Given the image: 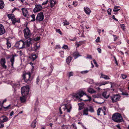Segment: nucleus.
Instances as JSON below:
<instances>
[{"label":"nucleus","mask_w":129,"mask_h":129,"mask_svg":"<svg viewBox=\"0 0 129 129\" xmlns=\"http://www.w3.org/2000/svg\"><path fill=\"white\" fill-rule=\"evenodd\" d=\"M112 119L114 122L117 123L121 122L123 121L121 114L118 113H115L113 115Z\"/></svg>","instance_id":"f257e3e1"},{"label":"nucleus","mask_w":129,"mask_h":129,"mask_svg":"<svg viewBox=\"0 0 129 129\" xmlns=\"http://www.w3.org/2000/svg\"><path fill=\"white\" fill-rule=\"evenodd\" d=\"M31 73L30 72L26 73L23 74L22 75L23 79L24 80V81L27 83H30L32 78H30Z\"/></svg>","instance_id":"f03ea898"},{"label":"nucleus","mask_w":129,"mask_h":129,"mask_svg":"<svg viewBox=\"0 0 129 129\" xmlns=\"http://www.w3.org/2000/svg\"><path fill=\"white\" fill-rule=\"evenodd\" d=\"M84 95H86L85 92L83 91H80L78 93H75L72 95L73 97L76 98L77 99H78L80 101H82L80 98L82 97Z\"/></svg>","instance_id":"7ed1b4c3"},{"label":"nucleus","mask_w":129,"mask_h":129,"mask_svg":"<svg viewBox=\"0 0 129 129\" xmlns=\"http://www.w3.org/2000/svg\"><path fill=\"white\" fill-rule=\"evenodd\" d=\"M25 38L26 39L29 38L31 36V34L28 27H26L23 30Z\"/></svg>","instance_id":"20e7f679"},{"label":"nucleus","mask_w":129,"mask_h":129,"mask_svg":"<svg viewBox=\"0 0 129 129\" xmlns=\"http://www.w3.org/2000/svg\"><path fill=\"white\" fill-rule=\"evenodd\" d=\"M29 88L27 86H24L21 88V93L22 95H26L28 94Z\"/></svg>","instance_id":"39448f33"},{"label":"nucleus","mask_w":129,"mask_h":129,"mask_svg":"<svg viewBox=\"0 0 129 129\" xmlns=\"http://www.w3.org/2000/svg\"><path fill=\"white\" fill-rule=\"evenodd\" d=\"M15 46L17 48L21 49L25 48V45L24 42L22 40L17 42L15 44Z\"/></svg>","instance_id":"423d86ee"},{"label":"nucleus","mask_w":129,"mask_h":129,"mask_svg":"<svg viewBox=\"0 0 129 129\" xmlns=\"http://www.w3.org/2000/svg\"><path fill=\"white\" fill-rule=\"evenodd\" d=\"M44 17L43 13L41 12L37 14L36 19V21H42L44 19Z\"/></svg>","instance_id":"0eeeda50"},{"label":"nucleus","mask_w":129,"mask_h":129,"mask_svg":"<svg viewBox=\"0 0 129 129\" xmlns=\"http://www.w3.org/2000/svg\"><path fill=\"white\" fill-rule=\"evenodd\" d=\"M120 97V96L119 95H113L111 96V98L113 102L114 103L119 101Z\"/></svg>","instance_id":"6e6552de"},{"label":"nucleus","mask_w":129,"mask_h":129,"mask_svg":"<svg viewBox=\"0 0 129 129\" xmlns=\"http://www.w3.org/2000/svg\"><path fill=\"white\" fill-rule=\"evenodd\" d=\"M42 6L40 4H36L35 7L33 10L34 13H36L41 11L42 9Z\"/></svg>","instance_id":"1a4fd4ad"},{"label":"nucleus","mask_w":129,"mask_h":129,"mask_svg":"<svg viewBox=\"0 0 129 129\" xmlns=\"http://www.w3.org/2000/svg\"><path fill=\"white\" fill-rule=\"evenodd\" d=\"M6 63V59L5 58H3L0 60V63L2 68L5 69H6L7 66L5 64Z\"/></svg>","instance_id":"9d476101"},{"label":"nucleus","mask_w":129,"mask_h":129,"mask_svg":"<svg viewBox=\"0 0 129 129\" xmlns=\"http://www.w3.org/2000/svg\"><path fill=\"white\" fill-rule=\"evenodd\" d=\"M17 56L16 54H12L9 57L10 59V61L11 62V66L12 68H14L13 64L14 61L15 57Z\"/></svg>","instance_id":"9b49d317"},{"label":"nucleus","mask_w":129,"mask_h":129,"mask_svg":"<svg viewBox=\"0 0 129 129\" xmlns=\"http://www.w3.org/2000/svg\"><path fill=\"white\" fill-rule=\"evenodd\" d=\"M21 10L23 16L25 17L28 18L29 16L27 10L23 8H21Z\"/></svg>","instance_id":"f8f14e48"},{"label":"nucleus","mask_w":129,"mask_h":129,"mask_svg":"<svg viewBox=\"0 0 129 129\" xmlns=\"http://www.w3.org/2000/svg\"><path fill=\"white\" fill-rule=\"evenodd\" d=\"M72 108L71 106L69 104H66L65 105L63 109L64 110L66 109L67 110V111L68 112H70Z\"/></svg>","instance_id":"ddd939ff"},{"label":"nucleus","mask_w":129,"mask_h":129,"mask_svg":"<svg viewBox=\"0 0 129 129\" xmlns=\"http://www.w3.org/2000/svg\"><path fill=\"white\" fill-rule=\"evenodd\" d=\"M6 32L4 26L2 24H0V36L2 35Z\"/></svg>","instance_id":"4468645a"},{"label":"nucleus","mask_w":129,"mask_h":129,"mask_svg":"<svg viewBox=\"0 0 129 129\" xmlns=\"http://www.w3.org/2000/svg\"><path fill=\"white\" fill-rule=\"evenodd\" d=\"M32 40L31 39L29 38L25 42H24V45H25V47L26 46V47H29L30 46L31 44L30 42Z\"/></svg>","instance_id":"2eb2a0df"},{"label":"nucleus","mask_w":129,"mask_h":129,"mask_svg":"<svg viewBox=\"0 0 129 129\" xmlns=\"http://www.w3.org/2000/svg\"><path fill=\"white\" fill-rule=\"evenodd\" d=\"M2 117H3L2 120H1L0 119V123L1 124L2 123L6 122L7 121L8 119V118L6 116H2Z\"/></svg>","instance_id":"dca6fc26"},{"label":"nucleus","mask_w":129,"mask_h":129,"mask_svg":"<svg viewBox=\"0 0 129 129\" xmlns=\"http://www.w3.org/2000/svg\"><path fill=\"white\" fill-rule=\"evenodd\" d=\"M101 76L100 77V78H103L105 80H109L110 78L107 75H105L103 74L102 73L101 74Z\"/></svg>","instance_id":"f3484780"},{"label":"nucleus","mask_w":129,"mask_h":129,"mask_svg":"<svg viewBox=\"0 0 129 129\" xmlns=\"http://www.w3.org/2000/svg\"><path fill=\"white\" fill-rule=\"evenodd\" d=\"M84 9L85 12L87 14H89L91 12L89 8L87 7H84Z\"/></svg>","instance_id":"a211bd4d"},{"label":"nucleus","mask_w":129,"mask_h":129,"mask_svg":"<svg viewBox=\"0 0 129 129\" xmlns=\"http://www.w3.org/2000/svg\"><path fill=\"white\" fill-rule=\"evenodd\" d=\"M88 92L89 93L92 94L96 92V91L94 90L93 89L89 87L87 89Z\"/></svg>","instance_id":"6ab92c4d"},{"label":"nucleus","mask_w":129,"mask_h":129,"mask_svg":"<svg viewBox=\"0 0 129 129\" xmlns=\"http://www.w3.org/2000/svg\"><path fill=\"white\" fill-rule=\"evenodd\" d=\"M72 59V58L70 56H69L66 59V61L67 63L69 64L71 60Z\"/></svg>","instance_id":"aec40b11"},{"label":"nucleus","mask_w":129,"mask_h":129,"mask_svg":"<svg viewBox=\"0 0 129 129\" xmlns=\"http://www.w3.org/2000/svg\"><path fill=\"white\" fill-rule=\"evenodd\" d=\"M73 56L75 57V59L77 58L79 56H81V55L79 54V53L77 52H75L73 53Z\"/></svg>","instance_id":"412c9836"},{"label":"nucleus","mask_w":129,"mask_h":129,"mask_svg":"<svg viewBox=\"0 0 129 129\" xmlns=\"http://www.w3.org/2000/svg\"><path fill=\"white\" fill-rule=\"evenodd\" d=\"M36 119L37 118L35 119L31 123V125L32 127L34 128L36 127L37 122Z\"/></svg>","instance_id":"4be33fe9"},{"label":"nucleus","mask_w":129,"mask_h":129,"mask_svg":"<svg viewBox=\"0 0 129 129\" xmlns=\"http://www.w3.org/2000/svg\"><path fill=\"white\" fill-rule=\"evenodd\" d=\"M6 44L7 45V48L9 49L11 48V44L10 42L8 40H7Z\"/></svg>","instance_id":"5701e85b"},{"label":"nucleus","mask_w":129,"mask_h":129,"mask_svg":"<svg viewBox=\"0 0 129 129\" xmlns=\"http://www.w3.org/2000/svg\"><path fill=\"white\" fill-rule=\"evenodd\" d=\"M11 20L12 22V23L14 24H15L16 22H20L19 19L17 20L16 18H15V17L12 19Z\"/></svg>","instance_id":"b1692460"},{"label":"nucleus","mask_w":129,"mask_h":129,"mask_svg":"<svg viewBox=\"0 0 129 129\" xmlns=\"http://www.w3.org/2000/svg\"><path fill=\"white\" fill-rule=\"evenodd\" d=\"M88 109L87 108H86L84 109L83 110V115H88Z\"/></svg>","instance_id":"393cba45"},{"label":"nucleus","mask_w":129,"mask_h":129,"mask_svg":"<svg viewBox=\"0 0 129 129\" xmlns=\"http://www.w3.org/2000/svg\"><path fill=\"white\" fill-rule=\"evenodd\" d=\"M4 7V2L2 0H0V9H3Z\"/></svg>","instance_id":"a878e982"},{"label":"nucleus","mask_w":129,"mask_h":129,"mask_svg":"<svg viewBox=\"0 0 129 129\" xmlns=\"http://www.w3.org/2000/svg\"><path fill=\"white\" fill-rule=\"evenodd\" d=\"M22 97L20 98V100L22 102H25L26 101L25 97L26 95H22Z\"/></svg>","instance_id":"bb28decb"},{"label":"nucleus","mask_w":129,"mask_h":129,"mask_svg":"<svg viewBox=\"0 0 129 129\" xmlns=\"http://www.w3.org/2000/svg\"><path fill=\"white\" fill-rule=\"evenodd\" d=\"M119 8H120L119 6H115L114 7V9L113 10V11L115 12L118 11L120 10V9H119Z\"/></svg>","instance_id":"cd10ccee"},{"label":"nucleus","mask_w":129,"mask_h":129,"mask_svg":"<svg viewBox=\"0 0 129 129\" xmlns=\"http://www.w3.org/2000/svg\"><path fill=\"white\" fill-rule=\"evenodd\" d=\"M107 93V92H104L102 94V95H103V96L104 98L106 99L108 98H109V95H108L107 96H106Z\"/></svg>","instance_id":"c85d7f7f"},{"label":"nucleus","mask_w":129,"mask_h":129,"mask_svg":"<svg viewBox=\"0 0 129 129\" xmlns=\"http://www.w3.org/2000/svg\"><path fill=\"white\" fill-rule=\"evenodd\" d=\"M7 16L9 19L11 20L14 17V15L12 14H8Z\"/></svg>","instance_id":"c756f323"},{"label":"nucleus","mask_w":129,"mask_h":129,"mask_svg":"<svg viewBox=\"0 0 129 129\" xmlns=\"http://www.w3.org/2000/svg\"><path fill=\"white\" fill-rule=\"evenodd\" d=\"M31 56L32 57V60L33 61L36 59L37 57L36 55L33 54H31Z\"/></svg>","instance_id":"7c9ffc66"},{"label":"nucleus","mask_w":129,"mask_h":129,"mask_svg":"<svg viewBox=\"0 0 129 129\" xmlns=\"http://www.w3.org/2000/svg\"><path fill=\"white\" fill-rule=\"evenodd\" d=\"M88 111L91 113L93 112H94V109L92 106H90L88 109Z\"/></svg>","instance_id":"2f4dec72"},{"label":"nucleus","mask_w":129,"mask_h":129,"mask_svg":"<svg viewBox=\"0 0 129 129\" xmlns=\"http://www.w3.org/2000/svg\"><path fill=\"white\" fill-rule=\"evenodd\" d=\"M54 2V0H50V6L52 8L54 6V4L53 3Z\"/></svg>","instance_id":"473e14b6"},{"label":"nucleus","mask_w":129,"mask_h":129,"mask_svg":"<svg viewBox=\"0 0 129 129\" xmlns=\"http://www.w3.org/2000/svg\"><path fill=\"white\" fill-rule=\"evenodd\" d=\"M89 72L88 70H85L84 71H82L80 72V73L82 74H84L87 73Z\"/></svg>","instance_id":"72a5a7b5"},{"label":"nucleus","mask_w":129,"mask_h":129,"mask_svg":"<svg viewBox=\"0 0 129 129\" xmlns=\"http://www.w3.org/2000/svg\"><path fill=\"white\" fill-rule=\"evenodd\" d=\"M31 17L33 19L32 20H31V21H34L35 20V16L34 14H33V15H31Z\"/></svg>","instance_id":"f704fd0d"},{"label":"nucleus","mask_w":129,"mask_h":129,"mask_svg":"<svg viewBox=\"0 0 129 129\" xmlns=\"http://www.w3.org/2000/svg\"><path fill=\"white\" fill-rule=\"evenodd\" d=\"M87 97L88 98V99L87 100H85L83 101H90L91 100V98L90 96H89L88 95H86Z\"/></svg>","instance_id":"c9c22d12"},{"label":"nucleus","mask_w":129,"mask_h":129,"mask_svg":"<svg viewBox=\"0 0 129 129\" xmlns=\"http://www.w3.org/2000/svg\"><path fill=\"white\" fill-rule=\"evenodd\" d=\"M107 83H108L106 82L105 81H103L99 85V86H101L102 85H105Z\"/></svg>","instance_id":"e433bc0d"},{"label":"nucleus","mask_w":129,"mask_h":129,"mask_svg":"<svg viewBox=\"0 0 129 129\" xmlns=\"http://www.w3.org/2000/svg\"><path fill=\"white\" fill-rule=\"evenodd\" d=\"M112 11L111 9L109 8L107 10V12L108 15H111V13Z\"/></svg>","instance_id":"4c0bfd02"},{"label":"nucleus","mask_w":129,"mask_h":129,"mask_svg":"<svg viewBox=\"0 0 129 129\" xmlns=\"http://www.w3.org/2000/svg\"><path fill=\"white\" fill-rule=\"evenodd\" d=\"M62 126L63 127V129H69V127L67 125L63 124Z\"/></svg>","instance_id":"58836bf2"},{"label":"nucleus","mask_w":129,"mask_h":129,"mask_svg":"<svg viewBox=\"0 0 129 129\" xmlns=\"http://www.w3.org/2000/svg\"><path fill=\"white\" fill-rule=\"evenodd\" d=\"M63 24L64 25H68L69 23L67 21L65 20L63 22Z\"/></svg>","instance_id":"ea45409f"},{"label":"nucleus","mask_w":129,"mask_h":129,"mask_svg":"<svg viewBox=\"0 0 129 129\" xmlns=\"http://www.w3.org/2000/svg\"><path fill=\"white\" fill-rule=\"evenodd\" d=\"M61 56L62 57H64V52L63 51H61L59 52Z\"/></svg>","instance_id":"a19ab883"},{"label":"nucleus","mask_w":129,"mask_h":129,"mask_svg":"<svg viewBox=\"0 0 129 129\" xmlns=\"http://www.w3.org/2000/svg\"><path fill=\"white\" fill-rule=\"evenodd\" d=\"M40 78L39 76H38L36 80V83L37 84H38V82H39L40 81Z\"/></svg>","instance_id":"79ce46f5"},{"label":"nucleus","mask_w":129,"mask_h":129,"mask_svg":"<svg viewBox=\"0 0 129 129\" xmlns=\"http://www.w3.org/2000/svg\"><path fill=\"white\" fill-rule=\"evenodd\" d=\"M68 47L67 45H64L62 46V48H63L64 49H68Z\"/></svg>","instance_id":"37998d69"},{"label":"nucleus","mask_w":129,"mask_h":129,"mask_svg":"<svg viewBox=\"0 0 129 129\" xmlns=\"http://www.w3.org/2000/svg\"><path fill=\"white\" fill-rule=\"evenodd\" d=\"M78 3L77 1H75V2H73V5H74L75 7H76Z\"/></svg>","instance_id":"c03bdc74"},{"label":"nucleus","mask_w":129,"mask_h":129,"mask_svg":"<svg viewBox=\"0 0 129 129\" xmlns=\"http://www.w3.org/2000/svg\"><path fill=\"white\" fill-rule=\"evenodd\" d=\"M121 28L123 29V30L124 31L125 29V26L124 24H121Z\"/></svg>","instance_id":"a18cd8bd"},{"label":"nucleus","mask_w":129,"mask_h":129,"mask_svg":"<svg viewBox=\"0 0 129 129\" xmlns=\"http://www.w3.org/2000/svg\"><path fill=\"white\" fill-rule=\"evenodd\" d=\"M48 2V0H45V1L44 2L42 3V5H44L47 4Z\"/></svg>","instance_id":"49530a36"},{"label":"nucleus","mask_w":129,"mask_h":129,"mask_svg":"<svg viewBox=\"0 0 129 129\" xmlns=\"http://www.w3.org/2000/svg\"><path fill=\"white\" fill-rule=\"evenodd\" d=\"M101 109L100 108H99L97 110V115L99 116L100 115V113L101 112Z\"/></svg>","instance_id":"de8ad7c7"},{"label":"nucleus","mask_w":129,"mask_h":129,"mask_svg":"<svg viewBox=\"0 0 129 129\" xmlns=\"http://www.w3.org/2000/svg\"><path fill=\"white\" fill-rule=\"evenodd\" d=\"M56 31L57 33H59L61 35L62 34V33L61 32L60 30L59 29H56Z\"/></svg>","instance_id":"09e8293b"},{"label":"nucleus","mask_w":129,"mask_h":129,"mask_svg":"<svg viewBox=\"0 0 129 129\" xmlns=\"http://www.w3.org/2000/svg\"><path fill=\"white\" fill-rule=\"evenodd\" d=\"M11 106V105H9L8 106L5 107H3V108L5 109H9V108Z\"/></svg>","instance_id":"8fccbe9b"},{"label":"nucleus","mask_w":129,"mask_h":129,"mask_svg":"<svg viewBox=\"0 0 129 129\" xmlns=\"http://www.w3.org/2000/svg\"><path fill=\"white\" fill-rule=\"evenodd\" d=\"M3 107V104H2L1 102L0 101V111L2 110Z\"/></svg>","instance_id":"3c124183"},{"label":"nucleus","mask_w":129,"mask_h":129,"mask_svg":"<svg viewBox=\"0 0 129 129\" xmlns=\"http://www.w3.org/2000/svg\"><path fill=\"white\" fill-rule=\"evenodd\" d=\"M121 75L122 78L123 79L126 78L127 77L126 75L123 74H122Z\"/></svg>","instance_id":"603ef678"},{"label":"nucleus","mask_w":129,"mask_h":129,"mask_svg":"<svg viewBox=\"0 0 129 129\" xmlns=\"http://www.w3.org/2000/svg\"><path fill=\"white\" fill-rule=\"evenodd\" d=\"M100 38L99 37H97L96 39L95 40V42L97 43L99 42H100Z\"/></svg>","instance_id":"864d4df0"},{"label":"nucleus","mask_w":129,"mask_h":129,"mask_svg":"<svg viewBox=\"0 0 129 129\" xmlns=\"http://www.w3.org/2000/svg\"><path fill=\"white\" fill-rule=\"evenodd\" d=\"M86 58L89 59H91L92 58L91 56L89 55H87V57H86Z\"/></svg>","instance_id":"5fc2aeb1"},{"label":"nucleus","mask_w":129,"mask_h":129,"mask_svg":"<svg viewBox=\"0 0 129 129\" xmlns=\"http://www.w3.org/2000/svg\"><path fill=\"white\" fill-rule=\"evenodd\" d=\"M97 50L99 53H101L102 50L100 48H98L97 49Z\"/></svg>","instance_id":"6e6d98bb"},{"label":"nucleus","mask_w":129,"mask_h":129,"mask_svg":"<svg viewBox=\"0 0 129 129\" xmlns=\"http://www.w3.org/2000/svg\"><path fill=\"white\" fill-rule=\"evenodd\" d=\"M73 73L72 72H70L69 73V77H70L71 76H72L73 75Z\"/></svg>","instance_id":"4d7b16f0"},{"label":"nucleus","mask_w":129,"mask_h":129,"mask_svg":"<svg viewBox=\"0 0 129 129\" xmlns=\"http://www.w3.org/2000/svg\"><path fill=\"white\" fill-rule=\"evenodd\" d=\"M115 16L114 15H113L112 16V18L114 19V20H115L116 21H118V20L116 19L115 17Z\"/></svg>","instance_id":"13d9d810"},{"label":"nucleus","mask_w":129,"mask_h":129,"mask_svg":"<svg viewBox=\"0 0 129 129\" xmlns=\"http://www.w3.org/2000/svg\"><path fill=\"white\" fill-rule=\"evenodd\" d=\"M120 125L119 124H118L116 125V126L118 128V129H121Z\"/></svg>","instance_id":"bf43d9fd"},{"label":"nucleus","mask_w":129,"mask_h":129,"mask_svg":"<svg viewBox=\"0 0 129 129\" xmlns=\"http://www.w3.org/2000/svg\"><path fill=\"white\" fill-rule=\"evenodd\" d=\"M97 31L99 33V34L100 35L101 33V29H97Z\"/></svg>","instance_id":"052dcab7"},{"label":"nucleus","mask_w":129,"mask_h":129,"mask_svg":"<svg viewBox=\"0 0 129 129\" xmlns=\"http://www.w3.org/2000/svg\"><path fill=\"white\" fill-rule=\"evenodd\" d=\"M50 64L51 66H50V67L51 68V72H52V71L53 68V66H52V63H51Z\"/></svg>","instance_id":"680f3d73"},{"label":"nucleus","mask_w":129,"mask_h":129,"mask_svg":"<svg viewBox=\"0 0 129 129\" xmlns=\"http://www.w3.org/2000/svg\"><path fill=\"white\" fill-rule=\"evenodd\" d=\"M0 128L3 127L4 126V124L3 123L0 124Z\"/></svg>","instance_id":"e2e57ef3"},{"label":"nucleus","mask_w":129,"mask_h":129,"mask_svg":"<svg viewBox=\"0 0 129 129\" xmlns=\"http://www.w3.org/2000/svg\"><path fill=\"white\" fill-rule=\"evenodd\" d=\"M61 107H60V108H59V112H60V114H62V112L61 111Z\"/></svg>","instance_id":"0e129e2a"},{"label":"nucleus","mask_w":129,"mask_h":129,"mask_svg":"<svg viewBox=\"0 0 129 129\" xmlns=\"http://www.w3.org/2000/svg\"><path fill=\"white\" fill-rule=\"evenodd\" d=\"M14 112L13 111H12L11 113H10V116H12V115H13L14 114Z\"/></svg>","instance_id":"69168bd1"},{"label":"nucleus","mask_w":129,"mask_h":129,"mask_svg":"<svg viewBox=\"0 0 129 129\" xmlns=\"http://www.w3.org/2000/svg\"><path fill=\"white\" fill-rule=\"evenodd\" d=\"M71 126H73V127L74 128L76 126H75V124L74 123H73L72 124Z\"/></svg>","instance_id":"338daca9"},{"label":"nucleus","mask_w":129,"mask_h":129,"mask_svg":"<svg viewBox=\"0 0 129 129\" xmlns=\"http://www.w3.org/2000/svg\"><path fill=\"white\" fill-rule=\"evenodd\" d=\"M113 33V31L111 30H110L109 32V33L110 34H112Z\"/></svg>","instance_id":"774afa93"}]
</instances>
